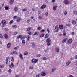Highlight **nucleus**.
I'll list each match as a JSON object with an SVG mask.
<instances>
[{
	"label": "nucleus",
	"instance_id": "nucleus-1",
	"mask_svg": "<svg viewBox=\"0 0 77 77\" xmlns=\"http://www.w3.org/2000/svg\"><path fill=\"white\" fill-rule=\"evenodd\" d=\"M1 23L3 25L2 27H5L6 25V21L5 20H2L1 22Z\"/></svg>",
	"mask_w": 77,
	"mask_h": 77
},
{
	"label": "nucleus",
	"instance_id": "nucleus-2",
	"mask_svg": "<svg viewBox=\"0 0 77 77\" xmlns=\"http://www.w3.org/2000/svg\"><path fill=\"white\" fill-rule=\"evenodd\" d=\"M32 63L34 64L37 63L38 62V59H33L32 60Z\"/></svg>",
	"mask_w": 77,
	"mask_h": 77
},
{
	"label": "nucleus",
	"instance_id": "nucleus-3",
	"mask_svg": "<svg viewBox=\"0 0 77 77\" xmlns=\"http://www.w3.org/2000/svg\"><path fill=\"white\" fill-rule=\"evenodd\" d=\"M67 42V44H70L72 42V39H70L68 40Z\"/></svg>",
	"mask_w": 77,
	"mask_h": 77
},
{
	"label": "nucleus",
	"instance_id": "nucleus-4",
	"mask_svg": "<svg viewBox=\"0 0 77 77\" xmlns=\"http://www.w3.org/2000/svg\"><path fill=\"white\" fill-rule=\"evenodd\" d=\"M59 30V27H55V29L54 30V31L55 32H57Z\"/></svg>",
	"mask_w": 77,
	"mask_h": 77
},
{
	"label": "nucleus",
	"instance_id": "nucleus-5",
	"mask_svg": "<svg viewBox=\"0 0 77 77\" xmlns=\"http://www.w3.org/2000/svg\"><path fill=\"white\" fill-rule=\"evenodd\" d=\"M63 25H59V28L61 30H62V29H63Z\"/></svg>",
	"mask_w": 77,
	"mask_h": 77
},
{
	"label": "nucleus",
	"instance_id": "nucleus-6",
	"mask_svg": "<svg viewBox=\"0 0 77 77\" xmlns=\"http://www.w3.org/2000/svg\"><path fill=\"white\" fill-rule=\"evenodd\" d=\"M64 3L65 4L68 5L69 3V2L68 0H65L64 1Z\"/></svg>",
	"mask_w": 77,
	"mask_h": 77
},
{
	"label": "nucleus",
	"instance_id": "nucleus-7",
	"mask_svg": "<svg viewBox=\"0 0 77 77\" xmlns=\"http://www.w3.org/2000/svg\"><path fill=\"white\" fill-rule=\"evenodd\" d=\"M55 51L56 52H57V53L59 52V48L57 47L55 48Z\"/></svg>",
	"mask_w": 77,
	"mask_h": 77
},
{
	"label": "nucleus",
	"instance_id": "nucleus-8",
	"mask_svg": "<svg viewBox=\"0 0 77 77\" xmlns=\"http://www.w3.org/2000/svg\"><path fill=\"white\" fill-rule=\"evenodd\" d=\"M46 7V5H42L41 7V8L42 9H44Z\"/></svg>",
	"mask_w": 77,
	"mask_h": 77
},
{
	"label": "nucleus",
	"instance_id": "nucleus-9",
	"mask_svg": "<svg viewBox=\"0 0 77 77\" xmlns=\"http://www.w3.org/2000/svg\"><path fill=\"white\" fill-rule=\"evenodd\" d=\"M41 75L42 76H45V75H46V73H45V72H42L41 73Z\"/></svg>",
	"mask_w": 77,
	"mask_h": 77
},
{
	"label": "nucleus",
	"instance_id": "nucleus-10",
	"mask_svg": "<svg viewBox=\"0 0 77 77\" xmlns=\"http://www.w3.org/2000/svg\"><path fill=\"white\" fill-rule=\"evenodd\" d=\"M51 42V40L50 38H48L46 40V42Z\"/></svg>",
	"mask_w": 77,
	"mask_h": 77
},
{
	"label": "nucleus",
	"instance_id": "nucleus-11",
	"mask_svg": "<svg viewBox=\"0 0 77 77\" xmlns=\"http://www.w3.org/2000/svg\"><path fill=\"white\" fill-rule=\"evenodd\" d=\"M20 20H21V17H18L16 20V21L17 22H20Z\"/></svg>",
	"mask_w": 77,
	"mask_h": 77
},
{
	"label": "nucleus",
	"instance_id": "nucleus-12",
	"mask_svg": "<svg viewBox=\"0 0 77 77\" xmlns=\"http://www.w3.org/2000/svg\"><path fill=\"white\" fill-rule=\"evenodd\" d=\"M4 38H5V39H8V38H9V37H8V36L6 34L4 35Z\"/></svg>",
	"mask_w": 77,
	"mask_h": 77
},
{
	"label": "nucleus",
	"instance_id": "nucleus-13",
	"mask_svg": "<svg viewBox=\"0 0 77 77\" xmlns=\"http://www.w3.org/2000/svg\"><path fill=\"white\" fill-rule=\"evenodd\" d=\"M27 40L28 41H29V39H30V36L29 35H27L26 37Z\"/></svg>",
	"mask_w": 77,
	"mask_h": 77
},
{
	"label": "nucleus",
	"instance_id": "nucleus-14",
	"mask_svg": "<svg viewBox=\"0 0 77 77\" xmlns=\"http://www.w3.org/2000/svg\"><path fill=\"white\" fill-rule=\"evenodd\" d=\"M9 60V57H7V58L6 59V65H8V62L9 60Z\"/></svg>",
	"mask_w": 77,
	"mask_h": 77
},
{
	"label": "nucleus",
	"instance_id": "nucleus-15",
	"mask_svg": "<svg viewBox=\"0 0 77 77\" xmlns=\"http://www.w3.org/2000/svg\"><path fill=\"white\" fill-rule=\"evenodd\" d=\"M18 8L17 7H15L14 8V11L15 12H17L18 11Z\"/></svg>",
	"mask_w": 77,
	"mask_h": 77
},
{
	"label": "nucleus",
	"instance_id": "nucleus-16",
	"mask_svg": "<svg viewBox=\"0 0 77 77\" xmlns=\"http://www.w3.org/2000/svg\"><path fill=\"white\" fill-rule=\"evenodd\" d=\"M10 5H12L14 3V0H10Z\"/></svg>",
	"mask_w": 77,
	"mask_h": 77
},
{
	"label": "nucleus",
	"instance_id": "nucleus-17",
	"mask_svg": "<svg viewBox=\"0 0 77 77\" xmlns=\"http://www.w3.org/2000/svg\"><path fill=\"white\" fill-rule=\"evenodd\" d=\"M11 47V43H9L7 44V48H9Z\"/></svg>",
	"mask_w": 77,
	"mask_h": 77
},
{
	"label": "nucleus",
	"instance_id": "nucleus-18",
	"mask_svg": "<svg viewBox=\"0 0 77 77\" xmlns=\"http://www.w3.org/2000/svg\"><path fill=\"white\" fill-rule=\"evenodd\" d=\"M17 51H15L12 52L11 53V54H17Z\"/></svg>",
	"mask_w": 77,
	"mask_h": 77
},
{
	"label": "nucleus",
	"instance_id": "nucleus-19",
	"mask_svg": "<svg viewBox=\"0 0 77 77\" xmlns=\"http://www.w3.org/2000/svg\"><path fill=\"white\" fill-rule=\"evenodd\" d=\"M73 14L75 15H77V11H75L73 12Z\"/></svg>",
	"mask_w": 77,
	"mask_h": 77
},
{
	"label": "nucleus",
	"instance_id": "nucleus-20",
	"mask_svg": "<svg viewBox=\"0 0 77 77\" xmlns=\"http://www.w3.org/2000/svg\"><path fill=\"white\" fill-rule=\"evenodd\" d=\"M48 36H49V35L48 34H46L45 36V39H46V38H48Z\"/></svg>",
	"mask_w": 77,
	"mask_h": 77
},
{
	"label": "nucleus",
	"instance_id": "nucleus-21",
	"mask_svg": "<svg viewBox=\"0 0 77 77\" xmlns=\"http://www.w3.org/2000/svg\"><path fill=\"white\" fill-rule=\"evenodd\" d=\"M19 56L20 57V59H23V56L22 55V54H21V53H20V55H19Z\"/></svg>",
	"mask_w": 77,
	"mask_h": 77
},
{
	"label": "nucleus",
	"instance_id": "nucleus-22",
	"mask_svg": "<svg viewBox=\"0 0 77 77\" xmlns=\"http://www.w3.org/2000/svg\"><path fill=\"white\" fill-rule=\"evenodd\" d=\"M56 8H57V6H54L53 7V9L54 11H56Z\"/></svg>",
	"mask_w": 77,
	"mask_h": 77
},
{
	"label": "nucleus",
	"instance_id": "nucleus-23",
	"mask_svg": "<svg viewBox=\"0 0 77 77\" xmlns=\"http://www.w3.org/2000/svg\"><path fill=\"white\" fill-rule=\"evenodd\" d=\"M72 23L73 24H76V21L75 20H73L72 21Z\"/></svg>",
	"mask_w": 77,
	"mask_h": 77
},
{
	"label": "nucleus",
	"instance_id": "nucleus-24",
	"mask_svg": "<svg viewBox=\"0 0 77 77\" xmlns=\"http://www.w3.org/2000/svg\"><path fill=\"white\" fill-rule=\"evenodd\" d=\"M38 34H39V32H35L34 33V35H36V36H38Z\"/></svg>",
	"mask_w": 77,
	"mask_h": 77
},
{
	"label": "nucleus",
	"instance_id": "nucleus-25",
	"mask_svg": "<svg viewBox=\"0 0 77 77\" xmlns=\"http://www.w3.org/2000/svg\"><path fill=\"white\" fill-rule=\"evenodd\" d=\"M66 40H67V38H66L65 39H64L62 41V42L63 43H64L66 42Z\"/></svg>",
	"mask_w": 77,
	"mask_h": 77
},
{
	"label": "nucleus",
	"instance_id": "nucleus-26",
	"mask_svg": "<svg viewBox=\"0 0 77 77\" xmlns=\"http://www.w3.org/2000/svg\"><path fill=\"white\" fill-rule=\"evenodd\" d=\"M71 63V61H68L66 63V65L67 66H68V65H69V64Z\"/></svg>",
	"mask_w": 77,
	"mask_h": 77
},
{
	"label": "nucleus",
	"instance_id": "nucleus-27",
	"mask_svg": "<svg viewBox=\"0 0 77 77\" xmlns=\"http://www.w3.org/2000/svg\"><path fill=\"white\" fill-rule=\"evenodd\" d=\"M22 37V35H20L18 36L17 37V39H18L19 38H21Z\"/></svg>",
	"mask_w": 77,
	"mask_h": 77
},
{
	"label": "nucleus",
	"instance_id": "nucleus-28",
	"mask_svg": "<svg viewBox=\"0 0 77 77\" xmlns=\"http://www.w3.org/2000/svg\"><path fill=\"white\" fill-rule=\"evenodd\" d=\"M22 43L23 44V45H24V44H25V43H26V41H25V40H23L22 41Z\"/></svg>",
	"mask_w": 77,
	"mask_h": 77
},
{
	"label": "nucleus",
	"instance_id": "nucleus-29",
	"mask_svg": "<svg viewBox=\"0 0 77 77\" xmlns=\"http://www.w3.org/2000/svg\"><path fill=\"white\" fill-rule=\"evenodd\" d=\"M56 69L55 68H53L52 69V72H53L54 71H55L56 70Z\"/></svg>",
	"mask_w": 77,
	"mask_h": 77
},
{
	"label": "nucleus",
	"instance_id": "nucleus-30",
	"mask_svg": "<svg viewBox=\"0 0 77 77\" xmlns=\"http://www.w3.org/2000/svg\"><path fill=\"white\" fill-rule=\"evenodd\" d=\"M27 11V9L26 8H24L22 9V11L24 12L25 11Z\"/></svg>",
	"mask_w": 77,
	"mask_h": 77
},
{
	"label": "nucleus",
	"instance_id": "nucleus-31",
	"mask_svg": "<svg viewBox=\"0 0 77 77\" xmlns=\"http://www.w3.org/2000/svg\"><path fill=\"white\" fill-rule=\"evenodd\" d=\"M5 10H8L9 9V7L8 6H5Z\"/></svg>",
	"mask_w": 77,
	"mask_h": 77
},
{
	"label": "nucleus",
	"instance_id": "nucleus-32",
	"mask_svg": "<svg viewBox=\"0 0 77 77\" xmlns=\"http://www.w3.org/2000/svg\"><path fill=\"white\" fill-rule=\"evenodd\" d=\"M24 55H27L28 54V52L27 51H25L24 53Z\"/></svg>",
	"mask_w": 77,
	"mask_h": 77
},
{
	"label": "nucleus",
	"instance_id": "nucleus-33",
	"mask_svg": "<svg viewBox=\"0 0 77 77\" xmlns=\"http://www.w3.org/2000/svg\"><path fill=\"white\" fill-rule=\"evenodd\" d=\"M42 29V27H39L37 28V30H41Z\"/></svg>",
	"mask_w": 77,
	"mask_h": 77
},
{
	"label": "nucleus",
	"instance_id": "nucleus-34",
	"mask_svg": "<svg viewBox=\"0 0 77 77\" xmlns=\"http://www.w3.org/2000/svg\"><path fill=\"white\" fill-rule=\"evenodd\" d=\"M11 65L12 66V68H14V64H13V63H11Z\"/></svg>",
	"mask_w": 77,
	"mask_h": 77
},
{
	"label": "nucleus",
	"instance_id": "nucleus-35",
	"mask_svg": "<svg viewBox=\"0 0 77 77\" xmlns=\"http://www.w3.org/2000/svg\"><path fill=\"white\" fill-rule=\"evenodd\" d=\"M32 47H35V44L34 43H32Z\"/></svg>",
	"mask_w": 77,
	"mask_h": 77
},
{
	"label": "nucleus",
	"instance_id": "nucleus-36",
	"mask_svg": "<svg viewBox=\"0 0 77 77\" xmlns=\"http://www.w3.org/2000/svg\"><path fill=\"white\" fill-rule=\"evenodd\" d=\"M44 34H42L40 35V38H42V37H44Z\"/></svg>",
	"mask_w": 77,
	"mask_h": 77
},
{
	"label": "nucleus",
	"instance_id": "nucleus-37",
	"mask_svg": "<svg viewBox=\"0 0 77 77\" xmlns=\"http://www.w3.org/2000/svg\"><path fill=\"white\" fill-rule=\"evenodd\" d=\"M13 20H11V21L9 23V24H12V23H13Z\"/></svg>",
	"mask_w": 77,
	"mask_h": 77
},
{
	"label": "nucleus",
	"instance_id": "nucleus-38",
	"mask_svg": "<svg viewBox=\"0 0 77 77\" xmlns=\"http://www.w3.org/2000/svg\"><path fill=\"white\" fill-rule=\"evenodd\" d=\"M66 26H68V27H69V26H71V25L70 24H66Z\"/></svg>",
	"mask_w": 77,
	"mask_h": 77
},
{
	"label": "nucleus",
	"instance_id": "nucleus-39",
	"mask_svg": "<svg viewBox=\"0 0 77 77\" xmlns=\"http://www.w3.org/2000/svg\"><path fill=\"white\" fill-rule=\"evenodd\" d=\"M12 27L13 28H14V27H15V28H17V25H13L12 26Z\"/></svg>",
	"mask_w": 77,
	"mask_h": 77
},
{
	"label": "nucleus",
	"instance_id": "nucleus-40",
	"mask_svg": "<svg viewBox=\"0 0 77 77\" xmlns=\"http://www.w3.org/2000/svg\"><path fill=\"white\" fill-rule=\"evenodd\" d=\"M17 32H14L13 33V35H17Z\"/></svg>",
	"mask_w": 77,
	"mask_h": 77
},
{
	"label": "nucleus",
	"instance_id": "nucleus-41",
	"mask_svg": "<svg viewBox=\"0 0 77 77\" xmlns=\"http://www.w3.org/2000/svg\"><path fill=\"white\" fill-rule=\"evenodd\" d=\"M27 33L29 35H30L32 34V32L30 31H29Z\"/></svg>",
	"mask_w": 77,
	"mask_h": 77
},
{
	"label": "nucleus",
	"instance_id": "nucleus-42",
	"mask_svg": "<svg viewBox=\"0 0 77 77\" xmlns=\"http://www.w3.org/2000/svg\"><path fill=\"white\" fill-rule=\"evenodd\" d=\"M31 30V28H28L27 30V31H30Z\"/></svg>",
	"mask_w": 77,
	"mask_h": 77
},
{
	"label": "nucleus",
	"instance_id": "nucleus-43",
	"mask_svg": "<svg viewBox=\"0 0 77 77\" xmlns=\"http://www.w3.org/2000/svg\"><path fill=\"white\" fill-rule=\"evenodd\" d=\"M11 60L12 62H14V58H13V57L11 58Z\"/></svg>",
	"mask_w": 77,
	"mask_h": 77
},
{
	"label": "nucleus",
	"instance_id": "nucleus-44",
	"mask_svg": "<svg viewBox=\"0 0 77 77\" xmlns=\"http://www.w3.org/2000/svg\"><path fill=\"white\" fill-rule=\"evenodd\" d=\"M11 71H12V70L11 69H10L9 70H8V72L10 74H11Z\"/></svg>",
	"mask_w": 77,
	"mask_h": 77
},
{
	"label": "nucleus",
	"instance_id": "nucleus-45",
	"mask_svg": "<svg viewBox=\"0 0 77 77\" xmlns=\"http://www.w3.org/2000/svg\"><path fill=\"white\" fill-rule=\"evenodd\" d=\"M43 60H47V58L45 57H44L43 58Z\"/></svg>",
	"mask_w": 77,
	"mask_h": 77
},
{
	"label": "nucleus",
	"instance_id": "nucleus-46",
	"mask_svg": "<svg viewBox=\"0 0 77 77\" xmlns=\"http://www.w3.org/2000/svg\"><path fill=\"white\" fill-rule=\"evenodd\" d=\"M47 45L48 46H50V42H47Z\"/></svg>",
	"mask_w": 77,
	"mask_h": 77
},
{
	"label": "nucleus",
	"instance_id": "nucleus-47",
	"mask_svg": "<svg viewBox=\"0 0 77 77\" xmlns=\"http://www.w3.org/2000/svg\"><path fill=\"white\" fill-rule=\"evenodd\" d=\"M45 32V30L42 29L40 31V32Z\"/></svg>",
	"mask_w": 77,
	"mask_h": 77
},
{
	"label": "nucleus",
	"instance_id": "nucleus-48",
	"mask_svg": "<svg viewBox=\"0 0 77 77\" xmlns=\"http://www.w3.org/2000/svg\"><path fill=\"white\" fill-rule=\"evenodd\" d=\"M66 35V33H64L63 34V36H65Z\"/></svg>",
	"mask_w": 77,
	"mask_h": 77
},
{
	"label": "nucleus",
	"instance_id": "nucleus-49",
	"mask_svg": "<svg viewBox=\"0 0 77 77\" xmlns=\"http://www.w3.org/2000/svg\"><path fill=\"white\" fill-rule=\"evenodd\" d=\"M30 20L28 19L27 21V23H29V22H30Z\"/></svg>",
	"mask_w": 77,
	"mask_h": 77
},
{
	"label": "nucleus",
	"instance_id": "nucleus-50",
	"mask_svg": "<svg viewBox=\"0 0 77 77\" xmlns=\"http://www.w3.org/2000/svg\"><path fill=\"white\" fill-rule=\"evenodd\" d=\"M0 38H1V39H2V38H3V36H2V34H0Z\"/></svg>",
	"mask_w": 77,
	"mask_h": 77
},
{
	"label": "nucleus",
	"instance_id": "nucleus-51",
	"mask_svg": "<svg viewBox=\"0 0 77 77\" xmlns=\"http://www.w3.org/2000/svg\"><path fill=\"white\" fill-rule=\"evenodd\" d=\"M38 14H41V11H39L38 12Z\"/></svg>",
	"mask_w": 77,
	"mask_h": 77
},
{
	"label": "nucleus",
	"instance_id": "nucleus-52",
	"mask_svg": "<svg viewBox=\"0 0 77 77\" xmlns=\"http://www.w3.org/2000/svg\"><path fill=\"white\" fill-rule=\"evenodd\" d=\"M37 57H40V56H41V54H39L37 56Z\"/></svg>",
	"mask_w": 77,
	"mask_h": 77
},
{
	"label": "nucleus",
	"instance_id": "nucleus-53",
	"mask_svg": "<svg viewBox=\"0 0 77 77\" xmlns=\"http://www.w3.org/2000/svg\"><path fill=\"white\" fill-rule=\"evenodd\" d=\"M3 66L2 65H1L0 66V68H3Z\"/></svg>",
	"mask_w": 77,
	"mask_h": 77
},
{
	"label": "nucleus",
	"instance_id": "nucleus-54",
	"mask_svg": "<svg viewBox=\"0 0 77 77\" xmlns=\"http://www.w3.org/2000/svg\"><path fill=\"white\" fill-rule=\"evenodd\" d=\"M17 18V16H14L13 18L14 19H16Z\"/></svg>",
	"mask_w": 77,
	"mask_h": 77
},
{
	"label": "nucleus",
	"instance_id": "nucleus-55",
	"mask_svg": "<svg viewBox=\"0 0 77 77\" xmlns=\"http://www.w3.org/2000/svg\"><path fill=\"white\" fill-rule=\"evenodd\" d=\"M71 34H72V35H74V32H72L71 33Z\"/></svg>",
	"mask_w": 77,
	"mask_h": 77
},
{
	"label": "nucleus",
	"instance_id": "nucleus-56",
	"mask_svg": "<svg viewBox=\"0 0 77 77\" xmlns=\"http://www.w3.org/2000/svg\"><path fill=\"white\" fill-rule=\"evenodd\" d=\"M45 15H46V16H48V12H46L45 13Z\"/></svg>",
	"mask_w": 77,
	"mask_h": 77
},
{
	"label": "nucleus",
	"instance_id": "nucleus-57",
	"mask_svg": "<svg viewBox=\"0 0 77 77\" xmlns=\"http://www.w3.org/2000/svg\"><path fill=\"white\" fill-rule=\"evenodd\" d=\"M64 15H67V12L65 11L64 12Z\"/></svg>",
	"mask_w": 77,
	"mask_h": 77
},
{
	"label": "nucleus",
	"instance_id": "nucleus-58",
	"mask_svg": "<svg viewBox=\"0 0 77 77\" xmlns=\"http://www.w3.org/2000/svg\"><path fill=\"white\" fill-rule=\"evenodd\" d=\"M29 68L31 69H33V67L30 66V67H29Z\"/></svg>",
	"mask_w": 77,
	"mask_h": 77
},
{
	"label": "nucleus",
	"instance_id": "nucleus-59",
	"mask_svg": "<svg viewBox=\"0 0 77 77\" xmlns=\"http://www.w3.org/2000/svg\"><path fill=\"white\" fill-rule=\"evenodd\" d=\"M55 2V0H52V3H54Z\"/></svg>",
	"mask_w": 77,
	"mask_h": 77
},
{
	"label": "nucleus",
	"instance_id": "nucleus-60",
	"mask_svg": "<svg viewBox=\"0 0 77 77\" xmlns=\"http://www.w3.org/2000/svg\"><path fill=\"white\" fill-rule=\"evenodd\" d=\"M48 32V33H49V32H50V30H49V29H47V30Z\"/></svg>",
	"mask_w": 77,
	"mask_h": 77
},
{
	"label": "nucleus",
	"instance_id": "nucleus-61",
	"mask_svg": "<svg viewBox=\"0 0 77 77\" xmlns=\"http://www.w3.org/2000/svg\"><path fill=\"white\" fill-rule=\"evenodd\" d=\"M36 77H39V75L38 74L36 75Z\"/></svg>",
	"mask_w": 77,
	"mask_h": 77
},
{
	"label": "nucleus",
	"instance_id": "nucleus-62",
	"mask_svg": "<svg viewBox=\"0 0 77 77\" xmlns=\"http://www.w3.org/2000/svg\"><path fill=\"white\" fill-rule=\"evenodd\" d=\"M5 30L6 31H7V30H8L7 28H5Z\"/></svg>",
	"mask_w": 77,
	"mask_h": 77
},
{
	"label": "nucleus",
	"instance_id": "nucleus-63",
	"mask_svg": "<svg viewBox=\"0 0 77 77\" xmlns=\"http://www.w3.org/2000/svg\"><path fill=\"white\" fill-rule=\"evenodd\" d=\"M9 67H10V68L11 69H12V67H11V65H9Z\"/></svg>",
	"mask_w": 77,
	"mask_h": 77
},
{
	"label": "nucleus",
	"instance_id": "nucleus-64",
	"mask_svg": "<svg viewBox=\"0 0 77 77\" xmlns=\"http://www.w3.org/2000/svg\"><path fill=\"white\" fill-rule=\"evenodd\" d=\"M69 77H73V76L72 75H71L68 76Z\"/></svg>",
	"mask_w": 77,
	"mask_h": 77
}]
</instances>
